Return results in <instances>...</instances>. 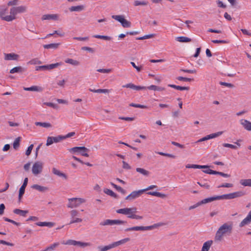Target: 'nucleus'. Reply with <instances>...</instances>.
Wrapping results in <instances>:
<instances>
[{
    "label": "nucleus",
    "mask_w": 251,
    "mask_h": 251,
    "mask_svg": "<svg viewBox=\"0 0 251 251\" xmlns=\"http://www.w3.org/2000/svg\"><path fill=\"white\" fill-rule=\"evenodd\" d=\"M233 226L232 222H228L221 225L216 233L215 241H221L224 236H229L232 233Z\"/></svg>",
    "instance_id": "nucleus-1"
},
{
    "label": "nucleus",
    "mask_w": 251,
    "mask_h": 251,
    "mask_svg": "<svg viewBox=\"0 0 251 251\" xmlns=\"http://www.w3.org/2000/svg\"><path fill=\"white\" fill-rule=\"evenodd\" d=\"M246 195L243 191H237L233 193L224 194L221 196H217V200H231L236 198L241 197Z\"/></svg>",
    "instance_id": "nucleus-2"
},
{
    "label": "nucleus",
    "mask_w": 251,
    "mask_h": 251,
    "mask_svg": "<svg viewBox=\"0 0 251 251\" xmlns=\"http://www.w3.org/2000/svg\"><path fill=\"white\" fill-rule=\"evenodd\" d=\"M68 204L67 207L68 208H75L78 207L80 204L84 203L85 200L82 198H71L68 199Z\"/></svg>",
    "instance_id": "nucleus-3"
},
{
    "label": "nucleus",
    "mask_w": 251,
    "mask_h": 251,
    "mask_svg": "<svg viewBox=\"0 0 251 251\" xmlns=\"http://www.w3.org/2000/svg\"><path fill=\"white\" fill-rule=\"evenodd\" d=\"M61 243L63 245L79 246L83 248L91 246V244L89 242H82L71 239L67 241H63L61 242Z\"/></svg>",
    "instance_id": "nucleus-4"
},
{
    "label": "nucleus",
    "mask_w": 251,
    "mask_h": 251,
    "mask_svg": "<svg viewBox=\"0 0 251 251\" xmlns=\"http://www.w3.org/2000/svg\"><path fill=\"white\" fill-rule=\"evenodd\" d=\"M127 222L120 220L106 219L100 223V226H113L114 225H122L126 224Z\"/></svg>",
    "instance_id": "nucleus-5"
},
{
    "label": "nucleus",
    "mask_w": 251,
    "mask_h": 251,
    "mask_svg": "<svg viewBox=\"0 0 251 251\" xmlns=\"http://www.w3.org/2000/svg\"><path fill=\"white\" fill-rule=\"evenodd\" d=\"M112 18L120 22L124 27L131 26V23L124 18L123 15H112Z\"/></svg>",
    "instance_id": "nucleus-6"
},
{
    "label": "nucleus",
    "mask_w": 251,
    "mask_h": 251,
    "mask_svg": "<svg viewBox=\"0 0 251 251\" xmlns=\"http://www.w3.org/2000/svg\"><path fill=\"white\" fill-rule=\"evenodd\" d=\"M62 64V62H58L54 64H51L49 65H46L43 66H36L35 67L36 71H46L51 70L53 69L58 67Z\"/></svg>",
    "instance_id": "nucleus-7"
},
{
    "label": "nucleus",
    "mask_w": 251,
    "mask_h": 251,
    "mask_svg": "<svg viewBox=\"0 0 251 251\" xmlns=\"http://www.w3.org/2000/svg\"><path fill=\"white\" fill-rule=\"evenodd\" d=\"M43 163L40 161H37L34 163L32 168V172L34 175H37L40 174L43 170Z\"/></svg>",
    "instance_id": "nucleus-8"
},
{
    "label": "nucleus",
    "mask_w": 251,
    "mask_h": 251,
    "mask_svg": "<svg viewBox=\"0 0 251 251\" xmlns=\"http://www.w3.org/2000/svg\"><path fill=\"white\" fill-rule=\"evenodd\" d=\"M10 15L6 16L2 18V20L7 22H11L13 20L16 19V15H17L18 12H17V10L15 7H13L10 9Z\"/></svg>",
    "instance_id": "nucleus-9"
},
{
    "label": "nucleus",
    "mask_w": 251,
    "mask_h": 251,
    "mask_svg": "<svg viewBox=\"0 0 251 251\" xmlns=\"http://www.w3.org/2000/svg\"><path fill=\"white\" fill-rule=\"evenodd\" d=\"M143 193L144 191L143 189L133 191L125 198V200L129 201L133 200L140 197Z\"/></svg>",
    "instance_id": "nucleus-10"
},
{
    "label": "nucleus",
    "mask_w": 251,
    "mask_h": 251,
    "mask_svg": "<svg viewBox=\"0 0 251 251\" xmlns=\"http://www.w3.org/2000/svg\"><path fill=\"white\" fill-rule=\"evenodd\" d=\"M28 183V178L26 177L25 178L24 182L20 187L19 191V196H18V200L19 202H21L22 198L23 197V196L24 195L25 192V189Z\"/></svg>",
    "instance_id": "nucleus-11"
},
{
    "label": "nucleus",
    "mask_w": 251,
    "mask_h": 251,
    "mask_svg": "<svg viewBox=\"0 0 251 251\" xmlns=\"http://www.w3.org/2000/svg\"><path fill=\"white\" fill-rule=\"evenodd\" d=\"M123 88H129L132 89L139 91L142 90H145L147 89V87L145 86H136L133 83H129L124 85L122 86Z\"/></svg>",
    "instance_id": "nucleus-12"
},
{
    "label": "nucleus",
    "mask_w": 251,
    "mask_h": 251,
    "mask_svg": "<svg viewBox=\"0 0 251 251\" xmlns=\"http://www.w3.org/2000/svg\"><path fill=\"white\" fill-rule=\"evenodd\" d=\"M70 152H80L81 151H84V152H88L89 150L85 147H75L71 149H68Z\"/></svg>",
    "instance_id": "nucleus-13"
},
{
    "label": "nucleus",
    "mask_w": 251,
    "mask_h": 251,
    "mask_svg": "<svg viewBox=\"0 0 251 251\" xmlns=\"http://www.w3.org/2000/svg\"><path fill=\"white\" fill-rule=\"evenodd\" d=\"M59 16L58 14H45L43 15L42 17V20H54L56 21L58 20Z\"/></svg>",
    "instance_id": "nucleus-14"
},
{
    "label": "nucleus",
    "mask_w": 251,
    "mask_h": 251,
    "mask_svg": "<svg viewBox=\"0 0 251 251\" xmlns=\"http://www.w3.org/2000/svg\"><path fill=\"white\" fill-rule=\"evenodd\" d=\"M19 57V55L14 53H4V59L6 60H16Z\"/></svg>",
    "instance_id": "nucleus-15"
},
{
    "label": "nucleus",
    "mask_w": 251,
    "mask_h": 251,
    "mask_svg": "<svg viewBox=\"0 0 251 251\" xmlns=\"http://www.w3.org/2000/svg\"><path fill=\"white\" fill-rule=\"evenodd\" d=\"M240 124L245 129L248 131H251V122L247 120L242 119L240 121Z\"/></svg>",
    "instance_id": "nucleus-16"
},
{
    "label": "nucleus",
    "mask_w": 251,
    "mask_h": 251,
    "mask_svg": "<svg viewBox=\"0 0 251 251\" xmlns=\"http://www.w3.org/2000/svg\"><path fill=\"white\" fill-rule=\"evenodd\" d=\"M24 90L26 91L42 92L43 89L40 86L34 85L30 87H24Z\"/></svg>",
    "instance_id": "nucleus-17"
},
{
    "label": "nucleus",
    "mask_w": 251,
    "mask_h": 251,
    "mask_svg": "<svg viewBox=\"0 0 251 251\" xmlns=\"http://www.w3.org/2000/svg\"><path fill=\"white\" fill-rule=\"evenodd\" d=\"M164 225V224L163 223H158L156 224H154L153 225L149 226H142L143 231L144 230H152L154 228H157L159 226H162Z\"/></svg>",
    "instance_id": "nucleus-18"
},
{
    "label": "nucleus",
    "mask_w": 251,
    "mask_h": 251,
    "mask_svg": "<svg viewBox=\"0 0 251 251\" xmlns=\"http://www.w3.org/2000/svg\"><path fill=\"white\" fill-rule=\"evenodd\" d=\"M31 188L37 190L41 192H45L49 190V188L45 186H40L38 184H34L31 186Z\"/></svg>",
    "instance_id": "nucleus-19"
},
{
    "label": "nucleus",
    "mask_w": 251,
    "mask_h": 251,
    "mask_svg": "<svg viewBox=\"0 0 251 251\" xmlns=\"http://www.w3.org/2000/svg\"><path fill=\"white\" fill-rule=\"evenodd\" d=\"M217 196H213L212 197L207 198L206 199H204L201 201H200V203L201 205L206 204L209 202H211L214 201H217Z\"/></svg>",
    "instance_id": "nucleus-20"
},
{
    "label": "nucleus",
    "mask_w": 251,
    "mask_h": 251,
    "mask_svg": "<svg viewBox=\"0 0 251 251\" xmlns=\"http://www.w3.org/2000/svg\"><path fill=\"white\" fill-rule=\"evenodd\" d=\"M251 223V217L249 215L240 223L239 226L243 227L246 225H249Z\"/></svg>",
    "instance_id": "nucleus-21"
},
{
    "label": "nucleus",
    "mask_w": 251,
    "mask_h": 251,
    "mask_svg": "<svg viewBox=\"0 0 251 251\" xmlns=\"http://www.w3.org/2000/svg\"><path fill=\"white\" fill-rule=\"evenodd\" d=\"M130 240V239L129 238H126L125 239H123L122 240H121L120 241H118L117 242H114L111 244L113 248L116 247L118 246H120L122 244H124L126 243V242L129 241Z\"/></svg>",
    "instance_id": "nucleus-22"
},
{
    "label": "nucleus",
    "mask_w": 251,
    "mask_h": 251,
    "mask_svg": "<svg viewBox=\"0 0 251 251\" xmlns=\"http://www.w3.org/2000/svg\"><path fill=\"white\" fill-rule=\"evenodd\" d=\"M210 167L208 165H199L196 164H187L186 166L187 168H193V169H204L208 168Z\"/></svg>",
    "instance_id": "nucleus-23"
},
{
    "label": "nucleus",
    "mask_w": 251,
    "mask_h": 251,
    "mask_svg": "<svg viewBox=\"0 0 251 251\" xmlns=\"http://www.w3.org/2000/svg\"><path fill=\"white\" fill-rule=\"evenodd\" d=\"M26 69L22 67L21 66H17L14 67L10 70V73L14 74L16 73H23L25 72Z\"/></svg>",
    "instance_id": "nucleus-24"
},
{
    "label": "nucleus",
    "mask_w": 251,
    "mask_h": 251,
    "mask_svg": "<svg viewBox=\"0 0 251 251\" xmlns=\"http://www.w3.org/2000/svg\"><path fill=\"white\" fill-rule=\"evenodd\" d=\"M13 213L22 217H25L28 211V210H23L16 208L13 210Z\"/></svg>",
    "instance_id": "nucleus-25"
},
{
    "label": "nucleus",
    "mask_w": 251,
    "mask_h": 251,
    "mask_svg": "<svg viewBox=\"0 0 251 251\" xmlns=\"http://www.w3.org/2000/svg\"><path fill=\"white\" fill-rule=\"evenodd\" d=\"M136 171L137 172L146 177L149 176L150 174L149 171L141 168H136Z\"/></svg>",
    "instance_id": "nucleus-26"
},
{
    "label": "nucleus",
    "mask_w": 251,
    "mask_h": 251,
    "mask_svg": "<svg viewBox=\"0 0 251 251\" xmlns=\"http://www.w3.org/2000/svg\"><path fill=\"white\" fill-rule=\"evenodd\" d=\"M147 194L151 195V196H153L158 197H159V198H161L162 199L165 198L167 197L166 194H162V193H161L158 192L150 191V192H147Z\"/></svg>",
    "instance_id": "nucleus-27"
},
{
    "label": "nucleus",
    "mask_w": 251,
    "mask_h": 251,
    "mask_svg": "<svg viewBox=\"0 0 251 251\" xmlns=\"http://www.w3.org/2000/svg\"><path fill=\"white\" fill-rule=\"evenodd\" d=\"M37 226H48L49 227H51L54 225V223L52 222H37L35 224Z\"/></svg>",
    "instance_id": "nucleus-28"
},
{
    "label": "nucleus",
    "mask_w": 251,
    "mask_h": 251,
    "mask_svg": "<svg viewBox=\"0 0 251 251\" xmlns=\"http://www.w3.org/2000/svg\"><path fill=\"white\" fill-rule=\"evenodd\" d=\"M52 172L54 174H55L60 177H62L65 179H67V176L65 174L60 172L59 170H57L55 168H53L52 169Z\"/></svg>",
    "instance_id": "nucleus-29"
},
{
    "label": "nucleus",
    "mask_w": 251,
    "mask_h": 251,
    "mask_svg": "<svg viewBox=\"0 0 251 251\" xmlns=\"http://www.w3.org/2000/svg\"><path fill=\"white\" fill-rule=\"evenodd\" d=\"M60 43H51L50 44H47L43 45V47L46 49H56L58 48L60 45Z\"/></svg>",
    "instance_id": "nucleus-30"
},
{
    "label": "nucleus",
    "mask_w": 251,
    "mask_h": 251,
    "mask_svg": "<svg viewBox=\"0 0 251 251\" xmlns=\"http://www.w3.org/2000/svg\"><path fill=\"white\" fill-rule=\"evenodd\" d=\"M240 183L244 186L251 187V179H242L240 180Z\"/></svg>",
    "instance_id": "nucleus-31"
},
{
    "label": "nucleus",
    "mask_w": 251,
    "mask_h": 251,
    "mask_svg": "<svg viewBox=\"0 0 251 251\" xmlns=\"http://www.w3.org/2000/svg\"><path fill=\"white\" fill-rule=\"evenodd\" d=\"M83 5L73 6L69 8L71 12L73 11H81L84 9Z\"/></svg>",
    "instance_id": "nucleus-32"
},
{
    "label": "nucleus",
    "mask_w": 251,
    "mask_h": 251,
    "mask_svg": "<svg viewBox=\"0 0 251 251\" xmlns=\"http://www.w3.org/2000/svg\"><path fill=\"white\" fill-rule=\"evenodd\" d=\"M103 192L106 194L109 195L114 198L117 199L118 198V195L110 189L107 188L104 189Z\"/></svg>",
    "instance_id": "nucleus-33"
},
{
    "label": "nucleus",
    "mask_w": 251,
    "mask_h": 251,
    "mask_svg": "<svg viewBox=\"0 0 251 251\" xmlns=\"http://www.w3.org/2000/svg\"><path fill=\"white\" fill-rule=\"evenodd\" d=\"M176 40L179 42H189L192 41L191 38L185 36H180L176 38Z\"/></svg>",
    "instance_id": "nucleus-34"
},
{
    "label": "nucleus",
    "mask_w": 251,
    "mask_h": 251,
    "mask_svg": "<svg viewBox=\"0 0 251 251\" xmlns=\"http://www.w3.org/2000/svg\"><path fill=\"white\" fill-rule=\"evenodd\" d=\"M65 63L70 64L74 66H78L80 64L78 61L74 60L71 58H67L65 60Z\"/></svg>",
    "instance_id": "nucleus-35"
},
{
    "label": "nucleus",
    "mask_w": 251,
    "mask_h": 251,
    "mask_svg": "<svg viewBox=\"0 0 251 251\" xmlns=\"http://www.w3.org/2000/svg\"><path fill=\"white\" fill-rule=\"evenodd\" d=\"M8 10L7 7H6L5 5H1L0 6V18L4 17V15L7 12Z\"/></svg>",
    "instance_id": "nucleus-36"
},
{
    "label": "nucleus",
    "mask_w": 251,
    "mask_h": 251,
    "mask_svg": "<svg viewBox=\"0 0 251 251\" xmlns=\"http://www.w3.org/2000/svg\"><path fill=\"white\" fill-rule=\"evenodd\" d=\"M110 184L115 188L118 192H121L123 194H125L126 193V191L122 188L121 187L119 186L113 182H110Z\"/></svg>",
    "instance_id": "nucleus-37"
},
{
    "label": "nucleus",
    "mask_w": 251,
    "mask_h": 251,
    "mask_svg": "<svg viewBox=\"0 0 251 251\" xmlns=\"http://www.w3.org/2000/svg\"><path fill=\"white\" fill-rule=\"evenodd\" d=\"M35 125L37 126H41L47 128L51 127V125L49 123H42L37 122H35Z\"/></svg>",
    "instance_id": "nucleus-38"
},
{
    "label": "nucleus",
    "mask_w": 251,
    "mask_h": 251,
    "mask_svg": "<svg viewBox=\"0 0 251 251\" xmlns=\"http://www.w3.org/2000/svg\"><path fill=\"white\" fill-rule=\"evenodd\" d=\"M129 210V208H124L117 210L116 212L119 214H122L127 215H128Z\"/></svg>",
    "instance_id": "nucleus-39"
},
{
    "label": "nucleus",
    "mask_w": 251,
    "mask_h": 251,
    "mask_svg": "<svg viewBox=\"0 0 251 251\" xmlns=\"http://www.w3.org/2000/svg\"><path fill=\"white\" fill-rule=\"evenodd\" d=\"M142 226H133L131 227H128L125 229L126 231H138V230H142L143 231Z\"/></svg>",
    "instance_id": "nucleus-40"
},
{
    "label": "nucleus",
    "mask_w": 251,
    "mask_h": 251,
    "mask_svg": "<svg viewBox=\"0 0 251 251\" xmlns=\"http://www.w3.org/2000/svg\"><path fill=\"white\" fill-rule=\"evenodd\" d=\"M93 37L108 41H110L112 39V38L111 37L105 35H95L93 36Z\"/></svg>",
    "instance_id": "nucleus-41"
},
{
    "label": "nucleus",
    "mask_w": 251,
    "mask_h": 251,
    "mask_svg": "<svg viewBox=\"0 0 251 251\" xmlns=\"http://www.w3.org/2000/svg\"><path fill=\"white\" fill-rule=\"evenodd\" d=\"M17 10V12L18 13H24L26 11L27 7L25 6H20L18 7H15Z\"/></svg>",
    "instance_id": "nucleus-42"
},
{
    "label": "nucleus",
    "mask_w": 251,
    "mask_h": 251,
    "mask_svg": "<svg viewBox=\"0 0 251 251\" xmlns=\"http://www.w3.org/2000/svg\"><path fill=\"white\" fill-rule=\"evenodd\" d=\"M111 244L105 246H99L98 249L100 250V251H107L109 250L112 249Z\"/></svg>",
    "instance_id": "nucleus-43"
},
{
    "label": "nucleus",
    "mask_w": 251,
    "mask_h": 251,
    "mask_svg": "<svg viewBox=\"0 0 251 251\" xmlns=\"http://www.w3.org/2000/svg\"><path fill=\"white\" fill-rule=\"evenodd\" d=\"M56 34L60 37H63L65 35L64 32L61 33L58 30H54L52 33L48 34L45 37V38H49L51 36H53L54 34Z\"/></svg>",
    "instance_id": "nucleus-44"
},
{
    "label": "nucleus",
    "mask_w": 251,
    "mask_h": 251,
    "mask_svg": "<svg viewBox=\"0 0 251 251\" xmlns=\"http://www.w3.org/2000/svg\"><path fill=\"white\" fill-rule=\"evenodd\" d=\"M154 36H155V34H148V35H144V36H143L142 37H137V38H136V40H142L150 39V38L154 37Z\"/></svg>",
    "instance_id": "nucleus-45"
},
{
    "label": "nucleus",
    "mask_w": 251,
    "mask_h": 251,
    "mask_svg": "<svg viewBox=\"0 0 251 251\" xmlns=\"http://www.w3.org/2000/svg\"><path fill=\"white\" fill-rule=\"evenodd\" d=\"M53 143H58L64 139L63 135H59L57 137H52Z\"/></svg>",
    "instance_id": "nucleus-46"
},
{
    "label": "nucleus",
    "mask_w": 251,
    "mask_h": 251,
    "mask_svg": "<svg viewBox=\"0 0 251 251\" xmlns=\"http://www.w3.org/2000/svg\"><path fill=\"white\" fill-rule=\"evenodd\" d=\"M20 137L17 138L13 143V148L17 150L20 146Z\"/></svg>",
    "instance_id": "nucleus-47"
},
{
    "label": "nucleus",
    "mask_w": 251,
    "mask_h": 251,
    "mask_svg": "<svg viewBox=\"0 0 251 251\" xmlns=\"http://www.w3.org/2000/svg\"><path fill=\"white\" fill-rule=\"evenodd\" d=\"M129 106L136 107V108H143V109L148 108V107L146 105H142V104H136V103H130Z\"/></svg>",
    "instance_id": "nucleus-48"
},
{
    "label": "nucleus",
    "mask_w": 251,
    "mask_h": 251,
    "mask_svg": "<svg viewBox=\"0 0 251 251\" xmlns=\"http://www.w3.org/2000/svg\"><path fill=\"white\" fill-rule=\"evenodd\" d=\"M176 79L179 81H189V82L194 80L193 78L185 77H183V76H178L176 78Z\"/></svg>",
    "instance_id": "nucleus-49"
},
{
    "label": "nucleus",
    "mask_w": 251,
    "mask_h": 251,
    "mask_svg": "<svg viewBox=\"0 0 251 251\" xmlns=\"http://www.w3.org/2000/svg\"><path fill=\"white\" fill-rule=\"evenodd\" d=\"M3 219L5 221L11 223H12V224H13L17 226H19L21 224L20 223L16 222L15 221H14L13 220H11V219H9L8 218H6V217H3Z\"/></svg>",
    "instance_id": "nucleus-50"
},
{
    "label": "nucleus",
    "mask_w": 251,
    "mask_h": 251,
    "mask_svg": "<svg viewBox=\"0 0 251 251\" xmlns=\"http://www.w3.org/2000/svg\"><path fill=\"white\" fill-rule=\"evenodd\" d=\"M148 4V2L145 1H140L138 0H135L134 2V5L135 6L139 5H147Z\"/></svg>",
    "instance_id": "nucleus-51"
},
{
    "label": "nucleus",
    "mask_w": 251,
    "mask_h": 251,
    "mask_svg": "<svg viewBox=\"0 0 251 251\" xmlns=\"http://www.w3.org/2000/svg\"><path fill=\"white\" fill-rule=\"evenodd\" d=\"M28 64H41L42 63V62L38 60V59L37 58H34V59H32V60H31L30 61H29L28 62Z\"/></svg>",
    "instance_id": "nucleus-52"
},
{
    "label": "nucleus",
    "mask_w": 251,
    "mask_h": 251,
    "mask_svg": "<svg viewBox=\"0 0 251 251\" xmlns=\"http://www.w3.org/2000/svg\"><path fill=\"white\" fill-rule=\"evenodd\" d=\"M157 153L160 154V155H161L165 156H167V157H171V158H175L176 157L174 154H170V153H164V152H158Z\"/></svg>",
    "instance_id": "nucleus-53"
},
{
    "label": "nucleus",
    "mask_w": 251,
    "mask_h": 251,
    "mask_svg": "<svg viewBox=\"0 0 251 251\" xmlns=\"http://www.w3.org/2000/svg\"><path fill=\"white\" fill-rule=\"evenodd\" d=\"M44 104H45L47 106L51 107L54 109H57L58 107V106L57 105V104L52 103V102H46L44 103Z\"/></svg>",
    "instance_id": "nucleus-54"
},
{
    "label": "nucleus",
    "mask_w": 251,
    "mask_h": 251,
    "mask_svg": "<svg viewBox=\"0 0 251 251\" xmlns=\"http://www.w3.org/2000/svg\"><path fill=\"white\" fill-rule=\"evenodd\" d=\"M129 211L128 212V215H127V217L132 215H134L135 213L137 212V208L135 207L129 208Z\"/></svg>",
    "instance_id": "nucleus-55"
},
{
    "label": "nucleus",
    "mask_w": 251,
    "mask_h": 251,
    "mask_svg": "<svg viewBox=\"0 0 251 251\" xmlns=\"http://www.w3.org/2000/svg\"><path fill=\"white\" fill-rule=\"evenodd\" d=\"M71 218L74 219L75 217L78 216L79 212L76 210H72L70 211Z\"/></svg>",
    "instance_id": "nucleus-56"
},
{
    "label": "nucleus",
    "mask_w": 251,
    "mask_h": 251,
    "mask_svg": "<svg viewBox=\"0 0 251 251\" xmlns=\"http://www.w3.org/2000/svg\"><path fill=\"white\" fill-rule=\"evenodd\" d=\"M215 175H218L225 177H229L230 176V175L229 174H225L221 172H218L216 171L215 172Z\"/></svg>",
    "instance_id": "nucleus-57"
},
{
    "label": "nucleus",
    "mask_w": 251,
    "mask_h": 251,
    "mask_svg": "<svg viewBox=\"0 0 251 251\" xmlns=\"http://www.w3.org/2000/svg\"><path fill=\"white\" fill-rule=\"evenodd\" d=\"M219 84L221 85L225 86H226V87H228L229 88H233L234 86V85L231 83L222 82V81H220L219 82Z\"/></svg>",
    "instance_id": "nucleus-58"
},
{
    "label": "nucleus",
    "mask_w": 251,
    "mask_h": 251,
    "mask_svg": "<svg viewBox=\"0 0 251 251\" xmlns=\"http://www.w3.org/2000/svg\"><path fill=\"white\" fill-rule=\"evenodd\" d=\"M206 170H202V172L203 173H204L205 174H207L215 175V171L211 170V169H209V168H206Z\"/></svg>",
    "instance_id": "nucleus-59"
},
{
    "label": "nucleus",
    "mask_w": 251,
    "mask_h": 251,
    "mask_svg": "<svg viewBox=\"0 0 251 251\" xmlns=\"http://www.w3.org/2000/svg\"><path fill=\"white\" fill-rule=\"evenodd\" d=\"M82 221V219L79 218H74V219H72V220L71 221L69 224H72L73 223H80Z\"/></svg>",
    "instance_id": "nucleus-60"
},
{
    "label": "nucleus",
    "mask_w": 251,
    "mask_h": 251,
    "mask_svg": "<svg viewBox=\"0 0 251 251\" xmlns=\"http://www.w3.org/2000/svg\"><path fill=\"white\" fill-rule=\"evenodd\" d=\"M81 49L84 50L88 51L91 53H94L95 51V50L94 49L90 48V47H82Z\"/></svg>",
    "instance_id": "nucleus-61"
},
{
    "label": "nucleus",
    "mask_w": 251,
    "mask_h": 251,
    "mask_svg": "<svg viewBox=\"0 0 251 251\" xmlns=\"http://www.w3.org/2000/svg\"><path fill=\"white\" fill-rule=\"evenodd\" d=\"M223 146L224 147L230 148L232 149H237V147L236 146L233 145L232 144H228V143H224L223 144Z\"/></svg>",
    "instance_id": "nucleus-62"
},
{
    "label": "nucleus",
    "mask_w": 251,
    "mask_h": 251,
    "mask_svg": "<svg viewBox=\"0 0 251 251\" xmlns=\"http://www.w3.org/2000/svg\"><path fill=\"white\" fill-rule=\"evenodd\" d=\"M33 147V145L31 144L27 148V149L26 150V152H25V154L26 155L28 156L31 154Z\"/></svg>",
    "instance_id": "nucleus-63"
},
{
    "label": "nucleus",
    "mask_w": 251,
    "mask_h": 251,
    "mask_svg": "<svg viewBox=\"0 0 251 251\" xmlns=\"http://www.w3.org/2000/svg\"><path fill=\"white\" fill-rule=\"evenodd\" d=\"M218 6L223 8H226V5L223 3V2L220 0H218L216 1Z\"/></svg>",
    "instance_id": "nucleus-64"
}]
</instances>
